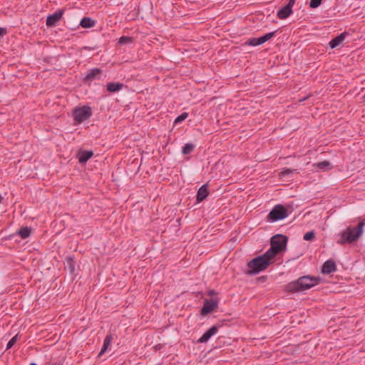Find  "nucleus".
Instances as JSON below:
<instances>
[{
    "mask_svg": "<svg viewBox=\"0 0 365 365\" xmlns=\"http://www.w3.org/2000/svg\"><path fill=\"white\" fill-rule=\"evenodd\" d=\"M66 268L69 270L71 273H73L75 271V264L74 261L72 258L68 257L66 259Z\"/></svg>",
    "mask_w": 365,
    "mask_h": 365,
    "instance_id": "nucleus-22",
    "label": "nucleus"
},
{
    "mask_svg": "<svg viewBox=\"0 0 365 365\" xmlns=\"http://www.w3.org/2000/svg\"><path fill=\"white\" fill-rule=\"evenodd\" d=\"M93 155V151L83 150L78 154V162L81 164L86 163Z\"/></svg>",
    "mask_w": 365,
    "mask_h": 365,
    "instance_id": "nucleus-14",
    "label": "nucleus"
},
{
    "mask_svg": "<svg viewBox=\"0 0 365 365\" xmlns=\"http://www.w3.org/2000/svg\"><path fill=\"white\" fill-rule=\"evenodd\" d=\"M295 4V0H289L288 3L282 6L280 9L277 11V16L280 19H284L287 17H288L290 14L292 12V6Z\"/></svg>",
    "mask_w": 365,
    "mask_h": 365,
    "instance_id": "nucleus-7",
    "label": "nucleus"
},
{
    "mask_svg": "<svg viewBox=\"0 0 365 365\" xmlns=\"http://www.w3.org/2000/svg\"><path fill=\"white\" fill-rule=\"evenodd\" d=\"M195 145L192 143H186L182 149V153L185 155L190 154L194 150Z\"/></svg>",
    "mask_w": 365,
    "mask_h": 365,
    "instance_id": "nucleus-23",
    "label": "nucleus"
},
{
    "mask_svg": "<svg viewBox=\"0 0 365 365\" xmlns=\"http://www.w3.org/2000/svg\"><path fill=\"white\" fill-rule=\"evenodd\" d=\"M208 190L207 185H202L197 191L196 200L197 202H201L205 200L208 195Z\"/></svg>",
    "mask_w": 365,
    "mask_h": 365,
    "instance_id": "nucleus-15",
    "label": "nucleus"
},
{
    "mask_svg": "<svg viewBox=\"0 0 365 365\" xmlns=\"http://www.w3.org/2000/svg\"><path fill=\"white\" fill-rule=\"evenodd\" d=\"M336 269V266L334 261L332 259H329L323 264L322 267V272L323 274H330L335 272Z\"/></svg>",
    "mask_w": 365,
    "mask_h": 365,
    "instance_id": "nucleus-12",
    "label": "nucleus"
},
{
    "mask_svg": "<svg viewBox=\"0 0 365 365\" xmlns=\"http://www.w3.org/2000/svg\"><path fill=\"white\" fill-rule=\"evenodd\" d=\"M112 340V336L110 335H107L106 337L104 339L103 345L101 349V351L98 354V356H101L108 349V347L110 345Z\"/></svg>",
    "mask_w": 365,
    "mask_h": 365,
    "instance_id": "nucleus-19",
    "label": "nucleus"
},
{
    "mask_svg": "<svg viewBox=\"0 0 365 365\" xmlns=\"http://www.w3.org/2000/svg\"><path fill=\"white\" fill-rule=\"evenodd\" d=\"M289 172H290V170L287 169L286 170L282 171L281 173H282V175H284L285 174L289 173Z\"/></svg>",
    "mask_w": 365,
    "mask_h": 365,
    "instance_id": "nucleus-33",
    "label": "nucleus"
},
{
    "mask_svg": "<svg viewBox=\"0 0 365 365\" xmlns=\"http://www.w3.org/2000/svg\"><path fill=\"white\" fill-rule=\"evenodd\" d=\"M95 21L89 17H84L80 22V26L83 28L88 29L94 26Z\"/></svg>",
    "mask_w": 365,
    "mask_h": 365,
    "instance_id": "nucleus-18",
    "label": "nucleus"
},
{
    "mask_svg": "<svg viewBox=\"0 0 365 365\" xmlns=\"http://www.w3.org/2000/svg\"><path fill=\"white\" fill-rule=\"evenodd\" d=\"M364 225V222H360L356 227H348L340 234L338 243L345 245L356 241L362 235Z\"/></svg>",
    "mask_w": 365,
    "mask_h": 365,
    "instance_id": "nucleus-2",
    "label": "nucleus"
},
{
    "mask_svg": "<svg viewBox=\"0 0 365 365\" xmlns=\"http://www.w3.org/2000/svg\"><path fill=\"white\" fill-rule=\"evenodd\" d=\"M17 339H18V334L15 335L13 338H11L7 344L6 349H11L15 344V343L17 341Z\"/></svg>",
    "mask_w": 365,
    "mask_h": 365,
    "instance_id": "nucleus-25",
    "label": "nucleus"
},
{
    "mask_svg": "<svg viewBox=\"0 0 365 365\" xmlns=\"http://www.w3.org/2000/svg\"><path fill=\"white\" fill-rule=\"evenodd\" d=\"M2 200H3V197L0 195V204L1 203Z\"/></svg>",
    "mask_w": 365,
    "mask_h": 365,
    "instance_id": "nucleus-36",
    "label": "nucleus"
},
{
    "mask_svg": "<svg viewBox=\"0 0 365 365\" xmlns=\"http://www.w3.org/2000/svg\"><path fill=\"white\" fill-rule=\"evenodd\" d=\"M287 217V210L281 205H277L273 207L268 215V220L276 222L283 220Z\"/></svg>",
    "mask_w": 365,
    "mask_h": 365,
    "instance_id": "nucleus-5",
    "label": "nucleus"
},
{
    "mask_svg": "<svg viewBox=\"0 0 365 365\" xmlns=\"http://www.w3.org/2000/svg\"><path fill=\"white\" fill-rule=\"evenodd\" d=\"M322 1V0H311L309 6L313 9L317 8L321 4Z\"/></svg>",
    "mask_w": 365,
    "mask_h": 365,
    "instance_id": "nucleus-27",
    "label": "nucleus"
},
{
    "mask_svg": "<svg viewBox=\"0 0 365 365\" xmlns=\"http://www.w3.org/2000/svg\"><path fill=\"white\" fill-rule=\"evenodd\" d=\"M286 292L294 293L297 292V281H293L286 285L284 289Z\"/></svg>",
    "mask_w": 365,
    "mask_h": 365,
    "instance_id": "nucleus-21",
    "label": "nucleus"
},
{
    "mask_svg": "<svg viewBox=\"0 0 365 365\" xmlns=\"http://www.w3.org/2000/svg\"><path fill=\"white\" fill-rule=\"evenodd\" d=\"M264 41H263L262 38L261 37L259 38H257V45H261L262 43H264Z\"/></svg>",
    "mask_w": 365,
    "mask_h": 365,
    "instance_id": "nucleus-32",
    "label": "nucleus"
},
{
    "mask_svg": "<svg viewBox=\"0 0 365 365\" xmlns=\"http://www.w3.org/2000/svg\"><path fill=\"white\" fill-rule=\"evenodd\" d=\"M218 331V327L217 326H212L208 330H207L203 335L198 339V342L200 343H205L207 342L214 334H215Z\"/></svg>",
    "mask_w": 365,
    "mask_h": 365,
    "instance_id": "nucleus-11",
    "label": "nucleus"
},
{
    "mask_svg": "<svg viewBox=\"0 0 365 365\" xmlns=\"http://www.w3.org/2000/svg\"><path fill=\"white\" fill-rule=\"evenodd\" d=\"M30 365H36V364H30Z\"/></svg>",
    "mask_w": 365,
    "mask_h": 365,
    "instance_id": "nucleus-37",
    "label": "nucleus"
},
{
    "mask_svg": "<svg viewBox=\"0 0 365 365\" xmlns=\"http://www.w3.org/2000/svg\"><path fill=\"white\" fill-rule=\"evenodd\" d=\"M188 114L187 113H182L181 115L178 116L175 120V123L183 121L187 117Z\"/></svg>",
    "mask_w": 365,
    "mask_h": 365,
    "instance_id": "nucleus-28",
    "label": "nucleus"
},
{
    "mask_svg": "<svg viewBox=\"0 0 365 365\" xmlns=\"http://www.w3.org/2000/svg\"><path fill=\"white\" fill-rule=\"evenodd\" d=\"M274 32H270V33L266 34L265 35L261 36V38H262L263 41H264V43H265L266 41L269 40L274 36Z\"/></svg>",
    "mask_w": 365,
    "mask_h": 365,
    "instance_id": "nucleus-30",
    "label": "nucleus"
},
{
    "mask_svg": "<svg viewBox=\"0 0 365 365\" xmlns=\"http://www.w3.org/2000/svg\"><path fill=\"white\" fill-rule=\"evenodd\" d=\"M307 98V97H304L303 98L298 100V101H300V102H301V101H305Z\"/></svg>",
    "mask_w": 365,
    "mask_h": 365,
    "instance_id": "nucleus-34",
    "label": "nucleus"
},
{
    "mask_svg": "<svg viewBox=\"0 0 365 365\" xmlns=\"http://www.w3.org/2000/svg\"><path fill=\"white\" fill-rule=\"evenodd\" d=\"M63 10L56 11L54 14L49 15L46 21V24L48 27L56 25V24L62 18Z\"/></svg>",
    "mask_w": 365,
    "mask_h": 365,
    "instance_id": "nucleus-10",
    "label": "nucleus"
},
{
    "mask_svg": "<svg viewBox=\"0 0 365 365\" xmlns=\"http://www.w3.org/2000/svg\"><path fill=\"white\" fill-rule=\"evenodd\" d=\"M91 115V108L89 106L76 108L73 112L74 120L78 123H82L88 119Z\"/></svg>",
    "mask_w": 365,
    "mask_h": 365,
    "instance_id": "nucleus-4",
    "label": "nucleus"
},
{
    "mask_svg": "<svg viewBox=\"0 0 365 365\" xmlns=\"http://www.w3.org/2000/svg\"><path fill=\"white\" fill-rule=\"evenodd\" d=\"M218 302L216 299H205L201 309V314L206 315L217 307Z\"/></svg>",
    "mask_w": 365,
    "mask_h": 365,
    "instance_id": "nucleus-9",
    "label": "nucleus"
},
{
    "mask_svg": "<svg viewBox=\"0 0 365 365\" xmlns=\"http://www.w3.org/2000/svg\"><path fill=\"white\" fill-rule=\"evenodd\" d=\"M102 74V70L98 68H92L83 77V81L91 83L96 79H100Z\"/></svg>",
    "mask_w": 365,
    "mask_h": 365,
    "instance_id": "nucleus-8",
    "label": "nucleus"
},
{
    "mask_svg": "<svg viewBox=\"0 0 365 365\" xmlns=\"http://www.w3.org/2000/svg\"><path fill=\"white\" fill-rule=\"evenodd\" d=\"M314 237H315V232L314 231H309L304 235L303 239L306 241H311V240H314Z\"/></svg>",
    "mask_w": 365,
    "mask_h": 365,
    "instance_id": "nucleus-24",
    "label": "nucleus"
},
{
    "mask_svg": "<svg viewBox=\"0 0 365 365\" xmlns=\"http://www.w3.org/2000/svg\"><path fill=\"white\" fill-rule=\"evenodd\" d=\"M273 259L271 258L266 252L258 256L247 263L249 270L247 272L249 274H257L262 271L265 270L273 263Z\"/></svg>",
    "mask_w": 365,
    "mask_h": 365,
    "instance_id": "nucleus-1",
    "label": "nucleus"
},
{
    "mask_svg": "<svg viewBox=\"0 0 365 365\" xmlns=\"http://www.w3.org/2000/svg\"><path fill=\"white\" fill-rule=\"evenodd\" d=\"M130 42H132V38L130 37H127V36H122L119 38V41H118V43L120 44H125V43H130Z\"/></svg>",
    "mask_w": 365,
    "mask_h": 365,
    "instance_id": "nucleus-26",
    "label": "nucleus"
},
{
    "mask_svg": "<svg viewBox=\"0 0 365 365\" xmlns=\"http://www.w3.org/2000/svg\"><path fill=\"white\" fill-rule=\"evenodd\" d=\"M6 34V29L4 28L0 27V38H2Z\"/></svg>",
    "mask_w": 365,
    "mask_h": 365,
    "instance_id": "nucleus-31",
    "label": "nucleus"
},
{
    "mask_svg": "<svg viewBox=\"0 0 365 365\" xmlns=\"http://www.w3.org/2000/svg\"><path fill=\"white\" fill-rule=\"evenodd\" d=\"M245 44L252 46H258L257 45V38H253L250 39L249 41H247L246 42Z\"/></svg>",
    "mask_w": 365,
    "mask_h": 365,
    "instance_id": "nucleus-29",
    "label": "nucleus"
},
{
    "mask_svg": "<svg viewBox=\"0 0 365 365\" xmlns=\"http://www.w3.org/2000/svg\"><path fill=\"white\" fill-rule=\"evenodd\" d=\"M313 167L315 168L316 170L320 171V170H327L331 168L330 165V163L327 160H324L318 163H315L313 165Z\"/></svg>",
    "mask_w": 365,
    "mask_h": 365,
    "instance_id": "nucleus-16",
    "label": "nucleus"
},
{
    "mask_svg": "<svg viewBox=\"0 0 365 365\" xmlns=\"http://www.w3.org/2000/svg\"><path fill=\"white\" fill-rule=\"evenodd\" d=\"M345 34L343 33V34H339V36H337L336 38H334V39H332L330 42H329V46L331 48H336V46H338L339 45H340L344 40L345 38Z\"/></svg>",
    "mask_w": 365,
    "mask_h": 365,
    "instance_id": "nucleus-17",
    "label": "nucleus"
},
{
    "mask_svg": "<svg viewBox=\"0 0 365 365\" xmlns=\"http://www.w3.org/2000/svg\"><path fill=\"white\" fill-rule=\"evenodd\" d=\"M31 229L29 227H21L18 232L17 234L21 236L22 239H26L31 235Z\"/></svg>",
    "mask_w": 365,
    "mask_h": 365,
    "instance_id": "nucleus-20",
    "label": "nucleus"
},
{
    "mask_svg": "<svg viewBox=\"0 0 365 365\" xmlns=\"http://www.w3.org/2000/svg\"><path fill=\"white\" fill-rule=\"evenodd\" d=\"M287 240V237L282 235L273 236L271 239L270 248L266 253L274 259L279 252L285 249Z\"/></svg>",
    "mask_w": 365,
    "mask_h": 365,
    "instance_id": "nucleus-3",
    "label": "nucleus"
},
{
    "mask_svg": "<svg viewBox=\"0 0 365 365\" xmlns=\"http://www.w3.org/2000/svg\"><path fill=\"white\" fill-rule=\"evenodd\" d=\"M319 279L304 276L298 278V292L304 291L317 285L319 283Z\"/></svg>",
    "mask_w": 365,
    "mask_h": 365,
    "instance_id": "nucleus-6",
    "label": "nucleus"
},
{
    "mask_svg": "<svg viewBox=\"0 0 365 365\" xmlns=\"http://www.w3.org/2000/svg\"><path fill=\"white\" fill-rule=\"evenodd\" d=\"M124 84L120 82H111L106 85L107 91L110 93L118 92L122 90L124 87Z\"/></svg>",
    "mask_w": 365,
    "mask_h": 365,
    "instance_id": "nucleus-13",
    "label": "nucleus"
},
{
    "mask_svg": "<svg viewBox=\"0 0 365 365\" xmlns=\"http://www.w3.org/2000/svg\"><path fill=\"white\" fill-rule=\"evenodd\" d=\"M214 292H214L213 290H212V291H210V292H209V294H210V295H212V294H214Z\"/></svg>",
    "mask_w": 365,
    "mask_h": 365,
    "instance_id": "nucleus-35",
    "label": "nucleus"
}]
</instances>
